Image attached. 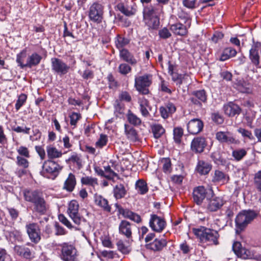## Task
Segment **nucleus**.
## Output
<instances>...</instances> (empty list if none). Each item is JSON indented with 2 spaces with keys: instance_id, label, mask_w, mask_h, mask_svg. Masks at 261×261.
Segmentation results:
<instances>
[{
  "instance_id": "f257e3e1",
  "label": "nucleus",
  "mask_w": 261,
  "mask_h": 261,
  "mask_svg": "<svg viewBox=\"0 0 261 261\" xmlns=\"http://www.w3.org/2000/svg\"><path fill=\"white\" fill-rule=\"evenodd\" d=\"M193 231L201 243H206L208 245H218L219 244L220 235L216 230L201 227L193 228Z\"/></svg>"
},
{
  "instance_id": "f03ea898",
  "label": "nucleus",
  "mask_w": 261,
  "mask_h": 261,
  "mask_svg": "<svg viewBox=\"0 0 261 261\" xmlns=\"http://www.w3.org/2000/svg\"><path fill=\"white\" fill-rule=\"evenodd\" d=\"M56 250L63 261H79V252L75 247L70 243L56 244Z\"/></svg>"
},
{
  "instance_id": "7ed1b4c3",
  "label": "nucleus",
  "mask_w": 261,
  "mask_h": 261,
  "mask_svg": "<svg viewBox=\"0 0 261 261\" xmlns=\"http://www.w3.org/2000/svg\"><path fill=\"white\" fill-rule=\"evenodd\" d=\"M63 169V166L52 160L45 161L42 166L40 174L44 177L54 179Z\"/></svg>"
},
{
  "instance_id": "20e7f679",
  "label": "nucleus",
  "mask_w": 261,
  "mask_h": 261,
  "mask_svg": "<svg viewBox=\"0 0 261 261\" xmlns=\"http://www.w3.org/2000/svg\"><path fill=\"white\" fill-rule=\"evenodd\" d=\"M257 216V213L254 210H243L237 216L235 220L236 226L240 230H243Z\"/></svg>"
},
{
  "instance_id": "39448f33",
  "label": "nucleus",
  "mask_w": 261,
  "mask_h": 261,
  "mask_svg": "<svg viewBox=\"0 0 261 261\" xmlns=\"http://www.w3.org/2000/svg\"><path fill=\"white\" fill-rule=\"evenodd\" d=\"M105 6L99 1L94 2L89 7L88 17L94 23L100 24L103 19Z\"/></svg>"
},
{
  "instance_id": "423d86ee",
  "label": "nucleus",
  "mask_w": 261,
  "mask_h": 261,
  "mask_svg": "<svg viewBox=\"0 0 261 261\" xmlns=\"http://www.w3.org/2000/svg\"><path fill=\"white\" fill-rule=\"evenodd\" d=\"M151 83L152 75L148 74L136 76L135 79V87L136 90L143 95L149 93V90L148 88Z\"/></svg>"
},
{
  "instance_id": "0eeeda50",
  "label": "nucleus",
  "mask_w": 261,
  "mask_h": 261,
  "mask_svg": "<svg viewBox=\"0 0 261 261\" xmlns=\"http://www.w3.org/2000/svg\"><path fill=\"white\" fill-rule=\"evenodd\" d=\"M26 232L31 242L35 244L41 240V231L39 225L36 222H29L25 226Z\"/></svg>"
},
{
  "instance_id": "6e6552de",
  "label": "nucleus",
  "mask_w": 261,
  "mask_h": 261,
  "mask_svg": "<svg viewBox=\"0 0 261 261\" xmlns=\"http://www.w3.org/2000/svg\"><path fill=\"white\" fill-rule=\"evenodd\" d=\"M166 221L164 217L156 214H151L149 221V226L156 232H161L166 227Z\"/></svg>"
},
{
  "instance_id": "1a4fd4ad",
  "label": "nucleus",
  "mask_w": 261,
  "mask_h": 261,
  "mask_svg": "<svg viewBox=\"0 0 261 261\" xmlns=\"http://www.w3.org/2000/svg\"><path fill=\"white\" fill-rule=\"evenodd\" d=\"M79 211V204L78 202L75 200H71L68 204L67 213L73 222L77 225L81 224L83 219Z\"/></svg>"
},
{
  "instance_id": "9d476101",
  "label": "nucleus",
  "mask_w": 261,
  "mask_h": 261,
  "mask_svg": "<svg viewBox=\"0 0 261 261\" xmlns=\"http://www.w3.org/2000/svg\"><path fill=\"white\" fill-rule=\"evenodd\" d=\"M135 225L126 220L120 221L118 225V232L128 241L133 239V232Z\"/></svg>"
},
{
  "instance_id": "9b49d317",
  "label": "nucleus",
  "mask_w": 261,
  "mask_h": 261,
  "mask_svg": "<svg viewBox=\"0 0 261 261\" xmlns=\"http://www.w3.org/2000/svg\"><path fill=\"white\" fill-rule=\"evenodd\" d=\"M51 64L52 70L59 75L67 74L70 68V66L61 59L57 58H51Z\"/></svg>"
},
{
  "instance_id": "f8f14e48",
  "label": "nucleus",
  "mask_w": 261,
  "mask_h": 261,
  "mask_svg": "<svg viewBox=\"0 0 261 261\" xmlns=\"http://www.w3.org/2000/svg\"><path fill=\"white\" fill-rule=\"evenodd\" d=\"M117 8L122 13L127 16L135 15L137 11V5L132 0L118 4Z\"/></svg>"
},
{
  "instance_id": "ddd939ff",
  "label": "nucleus",
  "mask_w": 261,
  "mask_h": 261,
  "mask_svg": "<svg viewBox=\"0 0 261 261\" xmlns=\"http://www.w3.org/2000/svg\"><path fill=\"white\" fill-rule=\"evenodd\" d=\"M49 208V204L42 196L33 204L32 210L35 214L44 215L47 213Z\"/></svg>"
},
{
  "instance_id": "4468645a",
  "label": "nucleus",
  "mask_w": 261,
  "mask_h": 261,
  "mask_svg": "<svg viewBox=\"0 0 261 261\" xmlns=\"http://www.w3.org/2000/svg\"><path fill=\"white\" fill-rule=\"evenodd\" d=\"M176 110L175 105L168 101L159 108V112L161 116L163 119H166L172 116L176 111Z\"/></svg>"
},
{
  "instance_id": "2eb2a0df",
  "label": "nucleus",
  "mask_w": 261,
  "mask_h": 261,
  "mask_svg": "<svg viewBox=\"0 0 261 261\" xmlns=\"http://www.w3.org/2000/svg\"><path fill=\"white\" fill-rule=\"evenodd\" d=\"M207 194V191L204 186H200L194 188L193 198L194 202L197 205H201Z\"/></svg>"
},
{
  "instance_id": "dca6fc26",
  "label": "nucleus",
  "mask_w": 261,
  "mask_h": 261,
  "mask_svg": "<svg viewBox=\"0 0 261 261\" xmlns=\"http://www.w3.org/2000/svg\"><path fill=\"white\" fill-rule=\"evenodd\" d=\"M216 138L221 143H227L228 144L238 143V140L229 132H218L216 134Z\"/></svg>"
},
{
  "instance_id": "f3484780",
  "label": "nucleus",
  "mask_w": 261,
  "mask_h": 261,
  "mask_svg": "<svg viewBox=\"0 0 261 261\" xmlns=\"http://www.w3.org/2000/svg\"><path fill=\"white\" fill-rule=\"evenodd\" d=\"M206 100L207 95L204 90L193 91L190 98V100L193 105L198 107H201L202 102H205Z\"/></svg>"
},
{
  "instance_id": "a211bd4d",
  "label": "nucleus",
  "mask_w": 261,
  "mask_h": 261,
  "mask_svg": "<svg viewBox=\"0 0 261 261\" xmlns=\"http://www.w3.org/2000/svg\"><path fill=\"white\" fill-rule=\"evenodd\" d=\"M203 126V122L200 119L195 118L188 123L187 130L191 134L197 135L202 131Z\"/></svg>"
},
{
  "instance_id": "6ab92c4d",
  "label": "nucleus",
  "mask_w": 261,
  "mask_h": 261,
  "mask_svg": "<svg viewBox=\"0 0 261 261\" xmlns=\"http://www.w3.org/2000/svg\"><path fill=\"white\" fill-rule=\"evenodd\" d=\"M206 145L207 143L205 138L196 137L191 142V149L195 153H199L204 151Z\"/></svg>"
},
{
  "instance_id": "aec40b11",
  "label": "nucleus",
  "mask_w": 261,
  "mask_h": 261,
  "mask_svg": "<svg viewBox=\"0 0 261 261\" xmlns=\"http://www.w3.org/2000/svg\"><path fill=\"white\" fill-rule=\"evenodd\" d=\"M25 201L34 203L42 196V193L37 190L25 189L22 191Z\"/></svg>"
},
{
  "instance_id": "412c9836",
  "label": "nucleus",
  "mask_w": 261,
  "mask_h": 261,
  "mask_svg": "<svg viewBox=\"0 0 261 261\" xmlns=\"http://www.w3.org/2000/svg\"><path fill=\"white\" fill-rule=\"evenodd\" d=\"M224 204L223 199L219 197H215L208 200L206 208L210 212H216Z\"/></svg>"
},
{
  "instance_id": "4be33fe9",
  "label": "nucleus",
  "mask_w": 261,
  "mask_h": 261,
  "mask_svg": "<svg viewBox=\"0 0 261 261\" xmlns=\"http://www.w3.org/2000/svg\"><path fill=\"white\" fill-rule=\"evenodd\" d=\"M167 241L164 238L155 239L152 242L146 245V248L153 251H161L167 246Z\"/></svg>"
},
{
  "instance_id": "5701e85b",
  "label": "nucleus",
  "mask_w": 261,
  "mask_h": 261,
  "mask_svg": "<svg viewBox=\"0 0 261 261\" xmlns=\"http://www.w3.org/2000/svg\"><path fill=\"white\" fill-rule=\"evenodd\" d=\"M190 26V22L188 27L181 23H176L170 25V29L172 32L175 35L183 36L188 34V28Z\"/></svg>"
},
{
  "instance_id": "b1692460",
  "label": "nucleus",
  "mask_w": 261,
  "mask_h": 261,
  "mask_svg": "<svg viewBox=\"0 0 261 261\" xmlns=\"http://www.w3.org/2000/svg\"><path fill=\"white\" fill-rule=\"evenodd\" d=\"M120 214H121L124 218L128 219L137 224L142 222V219L139 215L128 209L121 208L120 209Z\"/></svg>"
},
{
  "instance_id": "393cba45",
  "label": "nucleus",
  "mask_w": 261,
  "mask_h": 261,
  "mask_svg": "<svg viewBox=\"0 0 261 261\" xmlns=\"http://www.w3.org/2000/svg\"><path fill=\"white\" fill-rule=\"evenodd\" d=\"M212 169V164L203 160H199L196 167L197 172L200 175L208 174Z\"/></svg>"
},
{
  "instance_id": "a878e982",
  "label": "nucleus",
  "mask_w": 261,
  "mask_h": 261,
  "mask_svg": "<svg viewBox=\"0 0 261 261\" xmlns=\"http://www.w3.org/2000/svg\"><path fill=\"white\" fill-rule=\"evenodd\" d=\"M223 109L225 114L229 117H233L236 115H239L241 111L240 107L232 102L224 105Z\"/></svg>"
},
{
  "instance_id": "bb28decb",
  "label": "nucleus",
  "mask_w": 261,
  "mask_h": 261,
  "mask_svg": "<svg viewBox=\"0 0 261 261\" xmlns=\"http://www.w3.org/2000/svg\"><path fill=\"white\" fill-rule=\"evenodd\" d=\"M138 103L139 104L140 111L142 116L144 117L150 116V113L147 109L149 108L150 110H151L149 100L144 97H139Z\"/></svg>"
},
{
  "instance_id": "cd10ccee",
  "label": "nucleus",
  "mask_w": 261,
  "mask_h": 261,
  "mask_svg": "<svg viewBox=\"0 0 261 261\" xmlns=\"http://www.w3.org/2000/svg\"><path fill=\"white\" fill-rule=\"evenodd\" d=\"M119 57L123 61L132 65H135L137 63V60L135 59L134 55L126 49L119 50Z\"/></svg>"
},
{
  "instance_id": "c85d7f7f",
  "label": "nucleus",
  "mask_w": 261,
  "mask_h": 261,
  "mask_svg": "<svg viewBox=\"0 0 261 261\" xmlns=\"http://www.w3.org/2000/svg\"><path fill=\"white\" fill-rule=\"evenodd\" d=\"M76 185V180L75 175L73 173H70L64 181L63 189L67 192H71L74 190Z\"/></svg>"
},
{
  "instance_id": "c756f323",
  "label": "nucleus",
  "mask_w": 261,
  "mask_h": 261,
  "mask_svg": "<svg viewBox=\"0 0 261 261\" xmlns=\"http://www.w3.org/2000/svg\"><path fill=\"white\" fill-rule=\"evenodd\" d=\"M95 203L96 205L100 207L103 211L107 213H111V207L109 204L108 200L101 195H98L95 197Z\"/></svg>"
},
{
  "instance_id": "7c9ffc66",
  "label": "nucleus",
  "mask_w": 261,
  "mask_h": 261,
  "mask_svg": "<svg viewBox=\"0 0 261 261\" xmlns=\"http://www.w3.org/2000/svg\"><path fill=\"white\" fill-rule=\"evenodd\" d=\"M46 150L48 160H54L55 159L60 158L63 154L61 150L58 149L52 145L47 146Z\"/></svg>"
},
{
  "instance_id": "2f4dec72",
  "label": "nucleus",
  "mask_w": 261,
  "mask_h": 261,
  "mask_svg": "<svg viewBox=\"0 0 261 261\" xmlns=\"http://www.w3.org/2000/svg\"><path fill=\"white\" fill-rule=\"evenodd\" d=\"M249 59L251 63L256 67L261 68L260 66V57L257 49V46H252L249 50Z\"/></svg>"
},
{
  "instance_id": "473e14b6",
  "label": "nucleus",
  "mask_w": 261,
  "mask_h": 261,
  "mask_svg": "<svg viewBox=\"0 0 261 261\" xmlns=\"http://www.w3.org/2000/svg\"><path fill=\"white\" fill-rule=\"evenodd\" d=\"M124 132L127 138L130 141L136 142L138 140V135L137 130L128 124H124Z\"/></svg>"
},
{
  "instance_id": "72a5a7b5",
  "label": "nucleus",
  "mask_w": 261,
  "mask_h": 261,
  "mask_svg": "<svg viewBox=\"0 0 261 261\" xmlns=\"http://www.w3.org/2000/svg\"><path fill=\"white\" fill-rule=\"evenodd\" d=\"M129 42V39L120 34H117L115 38V46L119 50L123 49V48L127 45Z\"/></svg>"
},
{
  "instance_id": "f704fd0d",
  "label": "nucleus",
  "mask_w": 261,
  "mask_h": 261,
  "mask_svg": "<svg viewBox=\"0 0 261 261\" xmlns=\"http://www.w3.org/2000/svg\"><path fill=\"white\" fill-rule=\"evenodd\" d=\"M228 177L222 171L216 170L213 176L212 181L215 183L224 184L228 181Z\"/></svg>"
},
{
  "instance_id": "c9c22d12",
  "label": "nucleus",
  "mask_w": 261,
  "mask_h": 261,
  "mask_svg": "<svg viewBox=\"0 0 261 261\" xmlns=\"http://www.w3.org/2000/svg\"><path fill=\"white\" fill-rule=\"evenodd\" d=\"M42 60V57L36 53H33L28 57L27 67L32 68L38 65Z\"/></svg>"
},
{
  "instance_id": "e433bc0d",
  "label": "nucleus",
  "mask_w": 261,
  "mask_h": 261,
  "mask_svg": "<svg viewBox=\"0 0 261 261\" xmlns=\"http://www.w3.org/2000/svg\"><path fill=\"white\" fill-rule=\"evenodd\" d=\"M237 54V50L231 47H228L225 48L220 57V61H225L231 58L234 57Z\"/></svg>"
},
{
  "instance_id": "4c0bfd02",
  "label": "nucleus",
  "mask_w": 261,
  "mask_h": 261,
  "mask_svg": "<svg viewBox=\"0 0 261 261\" xmlns=\"http://www.w3.org/2000/svg\"><path fill=\"white\" fill-rule=\"evenodd\" d=\"M135 189L138 193L144 195L148 192V187L147 182L142 179L137 180L135 184Z\"/></svg>"
},
{
  "instance_id": "58836bf2",
  "label": "nucleus",
  "mask_w": 261,
  "mask_h": 261,
  "mask_svg": "<svg viewBox=\"0 0 261 261\" xmlns=\"http://www.w3.org/2000/svg\"><path fill=\"white\" fill-rule=\"evenodd\" d=\"M114 196L116 199L123 198L126 194V190L122 184L116 185L113 189Z\"/></svg>"
},
{
  "instance_id": "ea45409f",
  "label": "nucleus",
  "mask_w": 261,
  "mask_h": 261,
  "mask_svg": "<svg viewBox=\"0 0 261 261\" xmlns=\"http://www.w3.org/2000/svg\"><path fill=\"white\" fill-rule=\"evenodd\" d=\"M15 249L18 254L25 258L30 259L34 257L33 253L28 248L21 246H16Z\"/></svg>"
},
{
  "instance_id": "a19ab883",
  "label": "nucleus",
  "mask_w": 261,
  "mask_h": 261,
  "mask_svg": "<svg viewBox=\"0 0 261 261\" xmlns=\"http://www.w3.org/2000/svg\"><path fill=\"white\" fill-rule=\"evenodd\" d=\"M242 252L239 257L243 259H254L256 260L261 259V256L258 254L255 253L249 250L244 248L242 250Z\"/></svg>"
},
{
  "instance_id": "79ce46f5",
  "label": "nucleus",
  "mask_w": 261,
  "mask_h": 261,
  "mask_svg": "<svg viewBox=\"0 0 261 261\" xmlns=\"http://www.w3.org/2000/svg\"><path fill=\"white\" fill-rule=\"evenodd\" d=\"M126 117L128 122L134 126H139L142 123L141 119L136 114L133 113L130 110L128 111L126 114Z\"/></svg>"
},
{
  "instance_id": "37998d69",
  "label": "nucleus",
  "mask_w": 261,
  "mask_h": 261,
  "mask_svg": "<svg viewBox=\"0 0 261 261\" xmlns=\"http://www.w3.org/2000/svg\"><path fill=\"white\" fill-rule=\"evenodd\" d=\"M124 105L117 100L114 105V114L116 117L121 118L124 114Z\"/></svg>"
},
{
  "instance_id": "c03bdc74",
  "label": "nucleus",
  "mask_w": 261,
  "mask_h": 261,
  "mask_svg": "<svg viewBox=\"0 0 261 261\" xmlns=\"http://www.w3.org/2000/svg\"><path fill=\"white\" fill-rule=\"evenodd\" d=\"M103 168L105 169V178L113 181H114L115 177L117 179L119 178L118 174L114 171L110 165L104 166Z\"/></svg>"
},
{
  "instance_id": "a18cd8bd",
  "label": "nucleus",
  "mask_w": 261,
  "mask_h": 261,
  "mask_svg": "<svg viewBox=\"0 0 261 261\" xmlns=\"http://www.w3.org/2000/svg\"><path fill=\"white\" fill-rule=\"evenodd\" d=\"M147 25L150 29H156L160 24V19L158 16L144 19Z\"/></svg>"
},
{
  "instance_id": "49530a36",
  "label": "nucleus",
  "mask_w": 261,
  "mask_h": 261,
  "mask_svg": "<svg viewBox=\"0 0 261 261\" xmlns=\"http://www.w3.org/2000/svg\"><path fill=\"white\" fill-rule=\"evenodd\" d=\"M156 9L152 6L144 8L143 10L144 19L157 16Z\"/></svg>"
},
{
  "instance_id": "de8ad7c7",
  "label": "nucleus",
  "mask_w": 261,
  "mask_h": 261,
  "mask_svg": "<svg viewBox=\"0 0 261 261\" xmlns=\"http://www.w3.org/2000/svg\"><path fill=\"white\" fill-rule=\"evenodd\" d=\"M82 185L89 186L94 187L95 186L98 185L97 179L91 176H85L83 177L81 180Z\"/></svg>"
},
{
  "instance_id": "09e8293b",
  "label": "nucleus",
  "mask_w": 261,
  "mask_h": 261,
  "mask_svg": "<svg viewBox=\"0 0 261 261\" xmlns=\"http://www.w3.org/2000/svg\"><path fill=\"white\" fill-rule=\"evenodd\" d=\"M184 135V129L181 127H176L173 129V138L176 144H180Z\"/></svg>"
},
{
  "instance_id": "8fccbe9b",
  "label": "nucleus",
  "mask_w": 261,
  "mask_h": 261,
  "mask_svg": "<svg viewBox=\"0 0 261 261\" xmlns=\"http://www.w3.org/2000/svg\"><path fill=\"white\" fill-rule=\"evenodd\" d=\"M108 142V137L107 135L101 134H100L99 138L95 142V147L99 149H101L106 146Z\"/></svg>"
},
{
  "instance_id": "3c124183",
  "label": "nucleus",
  "mask_w": 261,
  "mask_h": 261,
  "mask_svg": "<svg viewBox=\"0 0 261 261\" xmlns=\"http://www.w3.org/2000/svg\"><path fill=\"white\" fill-rule=\"evenodd\" d=\"M172 80L176 85L180 87L184 82L186 77L188 76L187 74H179L177 72L171 75Z\"/></svg>"
},
{
  "instance_id": "603ef678",
  "label": "nucleus",
  "mask_w": 261,
  "mask_h": 261,
  "mask_svg": "<svg viewBox=\"0 0 261 261\" xmlns=\"http://www.w3.org/2000/svg\"><path fill=\"white\" fill-rule=\"evenodd\" d=\"M70 119V124L72 129L77 126V122L82 118V115L80 113L72 112L69 116Z\"/></svg>"
},
{
  "instance_id": "864d4df0",
  "label": "nucleus",
  "mask_w": 261,
  "mask_h": 261,
  "mask_svg": "<svg viewBox=\"0 0 261 261\" xmlns=\"http://www.w3.org/2000/svg\"><path fill=\"white\" fill-rule=\"evenodd\" d=\"M247 154V151L245 149L241 148L236 149L232 151V156L237 161L242 160Z\"/></svg>"
},
{
  "instance_id": "5fc2aeb1",
  "label": "nucleus",
  "mask_w": 261,
  "mask_h": 261,
  "mask_svg": "<svg viewBox=\"0 0 261 261\" xmlns=\"http://www.w3.org/2000/svg\"><path fill=\"white\" fill-rule=\"evenodd\" d=\"M116 245L118 250L123 254H128L130 251L129 246L125 244L124 241L122 240H119L117 241Z\"/></svg>"
},
{
  "instance_id": "6e6d98bb",
  "label": "nucleus",
  "mask_w": 261,
  "mask_h": 261,
  "mask_svg": "<svg viewBox=\"0 0 261 261\" xmlns=\"http://www.w3.org/2000/svg\"><path fill=\"white\" fill-rule=\"evenodd\" d=\"M152 131L155 138H159L165 133V129L161 124H154L152 126Z\"/></svg>"
},
{
  "instance_id": "4d7b16f0",
  "label": "nucleus",
  "mask_w": 261,
  "mask_h": 261,
  "mask_svg": "<svg viewBox=\"0 0 261 261\" xmlns=\"http://www.w3.org/2000/svg\"><path fill=\"white\" fill-rule=\"evenodd\" d=\"M161 164L163 166V170L166 173H170L172 170L171 163L170 158H163L161 160Z\"/></svg>"
},
{
  "instance_id": "13d9d810",
  "label": "nucleus",
  "mask_w": 261,
  "mask_h": 261,
  "mask_svg": "<svg viewBox=\"0 0 261 261\" xmlns=\"http://www.w3.org/2000/svg\"><path fill=\"white\" fill-rule=\"evenodd\" d=\"M26 56L25 50H22L20 53L18 54L16 56V62L22 69L27 67V63H23L24 59L25 58Z\"/></svg>"
},
{
  "instance_id": "bf43d9fd",
  "label": "nucleus",
  "mask_w": 261,
  "mask_h": 261,
  "mask_svg": "<svg viewBox=\"0 0 261 261\" xmlns=\"http://www.w3.org/2000/svg\"><path fill=\"white\" fill-rule=\"evenodd\" d=\"M16 164L18 167L23 168H28L30 165L27 158L21 156H17Z\"/></svg>"
},
{
  "instance_id": "052dcab7",
  "label": "nucleus",
  "mask_w": 261,
  "mask_h": 261,
  "mask_svg": "<svg viewBox=\"0 0 261 261\" xmlns=\"http://www.w3.org/2000/svg\"><path fill=\"white\" fill-rule=\"evenodd\" d=\"M27 99V95L25 94L21 93L19 95L15 106L16 111H18L20 109L25 103Z\"/></svg>"
},
{
  "instance_id": "680f3d73",
  "label": "nucleus",
  "mask_w": 261,
  "mask_h": 261,
  "mask_svg": "<svg viewBox=\"0 0 261 261\" xmlns=\"http://www.w3.org/2000/svg\"><path fill=\"white\" fill-rule=\"evenodd\" d=\"M18 153V156H21L26 158H30V151L28 147L24 146H20L16 149Z\"/></svg>"
},
{
  "instance_id": "e2e57ef3",
  "label": "nucleus",
  "mask_w": 261,
  "mask_h": 261,
  "mask_svg": "<svg viewBox=\"0 0 261 261\" xmlns=\"http://www.w3.org/2000/svg\"><path fill=\"white\" fill-rule=\"evenodd\" d=\"M132 70L131 67L126 63H121L118 67V71L122 75H126Z\"/></svg>"
},
{
  "instance_id": "0e129e2a",
  "label": "nucleus",
  "mask_w": 261,
  "mask_h": 261,
  "mask_svg": "<svg viewBox=\"0 0 261 261\" xmlns=\"http://www.w3.org/2000/svg\"><path fill=\"white\" fill-rule=\"evenodd\" d=\"M238 132L241 134L244 138H247L250 140L254 139L252 134L250 130L240 127L238 129Z\"/></svg>"
},
{
  "instance_id": "69168bd1",
  "label": "nucleus",
  "mask_w": 261,
  "mask_h": 261,
  "mask_svg": "<svg viewBox=\"0 0 261 261\" xmlns=\"http://www.w3.org/2000/svg\"><path fill=\"white\" fill-rule=\"evenodd\" d=\"M254 185L257 191L261 192V171H258L255 174Z\"/></svg>"
},
{
  "instance_id": "338daca9",
  "label": "nucleus",
  "mask_w": 261,
  "mask_h": 261,
  "mask_svg": "<svg viewBox=\"0 0 261 261\" xmlns=\"http://www.w3.org/2000/svg\"><path fill=\"white\" fill-rule=\"evenodd\" d=\"M11 237H13L15 241L18 242H22L24 240V237L22 232L19 230H14L11 232Z\"/></svg>"
},
{
  "instance_id": "774afa93",
  "label": "nucleus",
  "mask_w": 261,
  "mask_h": 261,
  "mask_svg": "<svg viewBox=\"0 0 261 261\" xmlns=\"http://www.w3.org/2000/svg\"><path fill=\"white\" fill-rule=\"evenodd\" d=\"M7 210L12 220H16L19 215V212L14 207H7Z\"/></svg>"
}]
</instances>
